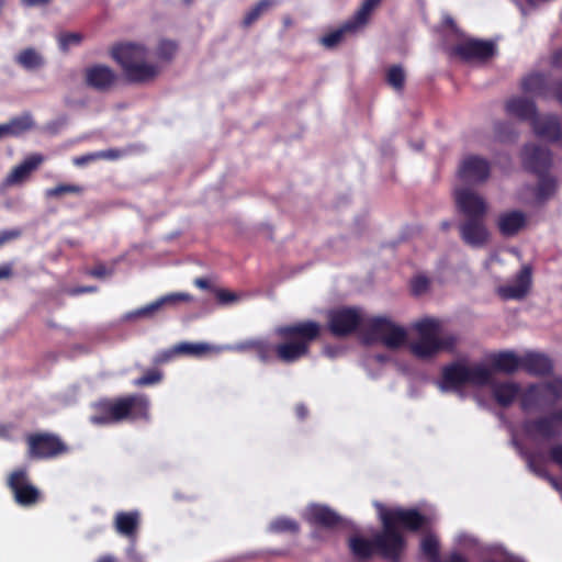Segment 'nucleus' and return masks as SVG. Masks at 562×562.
Returning a JSON list of instances; mask_svg holds the SVG:
<instances>
[{
  "mask_svg": "<svg viewBox=\"0 0 562 562\" xmlns=\"http://www.w3.org/2000/svg\"><path fill=\"white\" fill-rule=\"evenodd\" d=\"M382 530L376 532L371 540L361 536H352L348 540V547L357 561H368L378 553L387 562H401L406 549V539L401 529L418 532L427 522L425 515L416 508H385L376 504Z\"/></svg>",
  "mask_w": 562,
  "mask_h": 562,
  "instance_id": "nucleus-1",
  "label": "nucleus"
},
{
  "mask_svg": "<svg viewBox=\"0 0 562 562\" xmlns=\"http://www.w3.org/2000/svg\"><path fill=\"white\" fill-rule=\"evenodd\" d=\"M321 333L322 326L315 321L282 325L276 328V335L282 341L273 345L266 339H258L255 352L265 363L272 359L286 364L294 363L308 355L311 344L319 338Z\"/></svg>",
  "mask_w": 562,
  "mask_h": 562,
  "instance_id": "nucleus-2",
  "label": "nucleus"
},
{
  "mask_svg": "<svg viewBox=\"0 0 562 562\" xmlns=\"http://www.w3.org/2000/svg\"><path fill=\"white\" fill-rule=\"evenodd\" d=\"M453 200L459 214L464 217L459 224L462 241L473 248L485 246L490 232L485 224L488 203L484 196L468 187L456 188Z\"/></svg>",
  "mask_w": 562,
  "mask_h": 562,
  "instance_id": "nucleus-3",
  "label": "nucleus"
},
{
  "mask_svg": "<svg viewBox=\"0 0 562 562\" xmlns=\"http://www.w3.org/2000/svg\"><path fill=\"white\" fill-rule=\"evenodd\" d=\"M149 400L144 394H130L116 398H101L92 404L89 420L95 426H106L130 420L149 419Z\"/></svg>",
  "mask_w": 562,
  "mask_h": 562,
  "instance_id": "nucleus-4",
  "label": "nucleus"
},
{
  "mask_svg": "<svg viewBox=\"0 0 562 562\" xmlns=\"http://www.w3.org/2000/svg\"><path fill=\"white\" fill-rule=\"evenodd\" d=\"M417 338L409 344L411 353L419 360H430L440 352L453 353L459 338L456 334L440 336L441 322L434 317H425L414 324Z\"/></svg>",
  "mask_w": 562,
  "mask_h": 562,
  "instance_id": "nucleus-5",
  "label": "nucleus"
},
{
  "mask_svg": "<svg viewBox=\"0 0 562 562\" xmlns=\"http://www.w3.org/2000/svg\"><path fill=\"white\" fill-rule=\"evenodd\" d=\"M111 57L121 66L130 83L143 85L154 81L160 72L158 65L147 63L148 49L138 43L114 44Z\"/></svg>",
  "mask_w": 562,
  "mask_h": 562,
  "instance_id": "nucleus-6",
  "label": "nucleus"
},
{
  "mask_svg": "<svg viewBox=\"0 0 562 562\" xmlns=\"http://www.w3.org/2000/svg\"><path fill=\"white\" fill-rule=\"evenodd\" d=\"M492 380L491 371L482 364L468 367L452 362L441 370L439 386L442 391H457L465 385L484 386Z\"/></svg>",
  "mask_w": 562,
  "mask_h": 562,
  "instance_id": "nucleus-7",
  "label": "nucleus"
},
{
  "mask_svg": "<svg viewBox=\"0 0 562 562\" xmlns=\"http://www.w3.org/2000/svg\"><path fill=\"white\" fill-rule=\"evenodd\" d=\"M363 335L366 341H380L390 349H398L405 344L407 338L405 328L384 316L368 318L364 323Z\"/></svg>",
  "mask_w": 562,
  "mask_h": 562,
  "instance_id": "nucleus-8",
  "label": "nucleus"
},
{
  "mask_svg": "<svg viewBox=\"0 0 562 562\" xmlns=\"http://www.w3.org/2000/svg\"><path fill=\"white\" fill-rule=\"evenodd\" d=\"M30 460H49L69 452V447L53 432H33L25 437Z\"/></svg>",
  "mask_w": 562,
  "mask_h": 562,
  "instance_id": "nucleus-9",
  "label": "nucleus"
},
{
  "mask_svg": "<svg viewBox=\"0 0 562 562\" xmlns=\"http://www.w3.org/2000/svg\"><path fill=\"white\" fill-rule=\"evenodd\" d=\"M524 432L533 439L553 440L562 437V406L546 415L526 419Z\"/></svg>",
  "mask_w": 562,
  "mask_h": 562,
  "instance_id": "nucleus-10",
  "label": "nucleus"
},
{
  "mask_svg": "<svg viewBox=\"0 0 562 562\" xmlns=\"http://www.w3.org/2000/svg\"><path fill=\"white\" fill-rule=\"evenodd\" d=\"M381 1L382 0H363L351 19L339 29L322 37V44L327 48L337 46L342 41L346 33L355 32L368 23L372 12L380 5Z\"/></svg>",
  "mask_w": 562,
  "mask_h": 562,
  "instance_id": "nucleus-11",
  "label": "nucleus"
},
{
  "mask_svg": "<svg viewBox=\"0 0 562 562\" xmlns=\"http://www.w3.org/2000/svg\"><path fill=\"white\" fill-rule=\"evenodd\" d=\"M328 329L335 337H347L353 334L367 319L356 307H339L328 312Z\"/></svg>",
  "mask_w": 562,
  "mask_h": 562,
  "instance_id": "nucleus-12",
  "label": "nucleus"
},
{
  "mask_svg": "<svg viewBox=\"0 0 562 562\" xmlns=\"http://www.w3.org/2000/svg\"><path fill=\"white\" fill-rule=\"evenodd\" d=\"M7 485L10 488L14 502L22 507H31L41 499V492L30 481L25 469L14 470L8 477Z\"/></svg>",
  "mask_w": 562,
  "mask_h": 562,
  "instance_id": "nucleus-13",
  "label": "nucleus"
},
{
  "mask_svg": "<svg viewBox=\"0 0 562 562\" xmlns=\"http://www.w3.org/2000/svg\"><path fill=\"white\" fill-rule=\"evenodd\" d=\"M496 54V45L492 41L467 38L451 47V55L462 61H487Z\"/></svg>",
  "mask_w": 562,
  "mask_h": 562,
  "instance_id": "nucleus-14",
  "label": "nucleus"
},
{
  "mask_svg": "<svg viewBox=\"0 0 562 562\" xmlns=\"http://www.w3.org/2000/svg\"><path fill=\"white\" fill-rule=\"evenodd\" d=\"M491 170V162L486 158L470 154L461 159L457 173L462 182L479 186L490 179Z\"/></svg>",
  "mask_w": 562,
  "mask_h": 562,
  "instance_id": "nucleus-15",
  "label": "nucleus"
},
{
  "mask_svg": "<svg viewBox=\"0 0 562 562\" xmlns=\"http://www.w3.org/2000/svg\"><path fill=\"white\" fill-rule=\"evenodd\" d=\"M521 161L525 170L531 173H548L552 165V155L547 147L526 144L521 150Z\"/></svg>",
  "mask_w": 562,
  "mask_h": 562,
  "instance_id": "nucleus-16",
  "label": "nucleus"
},
{
  "mask_svg": "<svg viewBox=\"0 0 562 562\" xmlns=\"http://www.w3.org/2000/svg\"><path fill=\"white\" fill-rule=\"evenodd\" d=\"M192 296L188 293H169L156 301L125 314L124 319L154 318L164 307L175 306L181 302H189Z\"/></svg>",
  "mask_w": 562,
  "mask_h": 562,
  "instance_id": "nucleus-17",
  "label": "nucleus"
},
{
  "mask_svg": "<svg viewBox=\"0 0 562 562\" xmlns=\"http://www.w3.org/2000/svg\"><path fill=\"white\" fill-rule=\"evenodd\" d=\"M83 75L86 86L99 92L110 91L119 79L117 74L111 67L103 64L87 67Z\"/></svg>",
  "mask_w": 562,
  "mask_h": 562,
  "instance_id": "nucleus-18",
  "label": "nucleus"
},
{
  "mask_svg": "<svg viewBox=\"0 0 562 562\" xmlns=\"http://www.w3.org/2000/svg\"><path fill=\"white\" fill-rule=\"evenodd\" d=\"M305 520L324 529H335L342 524V517L327 505L312 504L306 508Z\"/></svg>",
  "mask_w": 562,
  "mask_h": 562,
  "instance_id": "nucleus-19",
  "label": "nucleus"
},
{
  "mask_svg": "<svg viewBox=\"0 0 562 562\" xmlns=\"http://www.w3.org/2000/svg\"><path fill=\"white\" fill-rule=\"evenodd\" d=\"M531 282L532 270L529 266H525L516 276L514 284L498 286L497 294L505 301L521 300L528 294Z\"/></svg>",
  "mask_w": 562,
  "mask_h": 562,
  "instance_id": "nucleus-20",
  "label": "nucleus"
},
{
  "mask_svg": "<svg viewBox=\"0 0 562 562\" xmlns=\"http://www.w3.org/2000/svg\"><path fill=\"white\" fill-rule=\"evenodd\" d=\"M531 126L538 137L552 143L562 142V127L555 115H537L532 120Z\"/></svg>",
  "mask_w": 562,
  "mask_h": 562,
  "instance_id": "nucleus-21",
  "label": "nucleus"
},
{
  "mask_svg": "<svg viewBox=\"0 0 562 562\" xmlns=\"http://www.w3.org/2000/svg\"><path fill=\"white\" fill-rule=\"evenodd\" d=\"M44 161V156L41 154H32L27 156L20 165L15 166L11 172L5 177V186H16L25 182Z\"/></svg>",
  "mask_w": 562,
  "mask_h": 562,
  "instance_id": "nucleus-22",
  "label": "nucleus"
},
{
  "mask_svg": "<svg viewBox=\"0 0 562 562\" xmlns=\"http://www.w3.org/2000/svg\"><path fill=\"white\" fill-rule=\"evenodd\" d=\"M521 370L530 375L544 376L552 373L553 364L548 356L529 351L521 357Z\"/></svg>",
  "mask_w": 562,
  "mask_h": 562,
  "instance_id": "nucleus-23",
  "label": "nucleus"
},
{
  "mask_svg": "<svg viewBox=\"0 0 562 562\" xmlns=\"http://www.w3.org/2000/svg\"><path fill=\"white\" fill-rule=\"evenodd\" d=\"M520 408L524 412H530L541 405L548 404L546 390L540 383H530L521 392L519 396Z\"/></svg>",
  "mask_w": 562,
  "mask_h": 562,
  "instance_id": "nucleus-24",
  "label": "nucleus"
},
{
  "mask_svg": "<svg viewBox=\"0 0 562 562\" xmlns=\"http://www.w3.org/2000/svg\"><path fill=\"white\" fill-rule=\"evenodd\" d=\"M526 222V215L521 211H509L499 214L497 227L503 236L512 237L525 227Z\"/></svg>",
  "mask_w": 562,
  "mask_h": 562,
  "instance_id": "nucleus-25",
  "label": "nucleus"
},
{
  "mask_svg": "<svg viewBox=\"0 0 562 562\" xmlns=\"http://www.w3.org/2000/svg\"><path fill=\"white\" fill-rule=\"evenodd\" d=\"M506 112L509 115L522 121L532 120L538 115L537 108L532 100L522 97L509 99L505 104Z\"/></svg>",
  "mask_w": 562,
  "mask_h": 562,
  "instance_id": "nucleus-26",
  "label": "nucleus"
},
{
  "mask_svg": "<svg viewBox=\"0 0 562 562\" xmlns=\"http://www.w3.org/2000/svg\"><path fill=\"white\" fill-rule=\"evenodd\" d=\"M491 364L496 372L512 374L521 369V357L512 350L501 351L492 356Z\"/></svg>",
  "mask_w": 562,
  "mask_h": 562,
  "instance_id": "nucleus-27",
  "label": "nucleus"
},
{
  "mask_svg": "<svg viewBox=\"0 0 562 562\" xmlns=\"http://www.w3.org/2000/svg\"><path fill=\"white\" fill-rule=\"evenodd\" d=\"M520 392L519 384L515 382L495 383L492 387L493 397L503 407L512 405Z\"/></svg>",
  "mask_w": 562,
  "mask_h": 562,
  "instance_id": "nucleus-28",
  "label": "nucleus"
},
{
  "mask_svg": "<svg viewBox=\"0 0 562 562\" xmlns=\"http://www.w3.org/2000/svg\"><path fill=\"white\" fill-rule=\"evenodd\" d=\"M521 89L526 93H531L538 97L548 98L551 92V85L542 74H531L525 77L521 81Z\"/></svg>",
  "mask_w": 562,
  "mask_h": 562,
  "instance_id": "nucleus-29",
  "label": "nucleus"
},
{
  "mask_svg": "<svg viewBox=\"0 0 562 562\" xmlns=\"http://www.w3.org/2000/svg\"><path fill=\"white\" fill-rule=\"evenodd\" d=\"M139 525L137 512H119L114 517V527L123 536L132 537L136 533Z\"/></svg>",
  "mask_w": 562,
  "mask_h": 562,
  "instance_id": "nucleus-30",
  "label": "nucleus"
},
{
  "mask_svg": "<svg viewBox=\"0 0 562 562\" xmlns=\"http://www.w3.org/2000/svg\"><path fill=\"white\" fill-rule=\"evenodd\" d=\"M178 356L202 357L210 353L213 347L206 342H179L176 345Z\"/></svg>",
  "mask_w": 562,
  "mask_h": 562,
  "instance_id": "nucleus-31",
  "label": "nucleus"
},
{
  "mask_svg": "<svg viewBox=\"0 0 562 562\" xmlns=\"http://www.w3.org/2000/svg\"><path fill=\"white\" fill-rule=\"evenodd\" d=\"M536 175L539 178L536 189V198L539 201H546L554 194L557 190V182L554 178L548 176V173Z\"/></svg>",
  "mask_w": 562,
  "mask_h": 562,
  "instance_id": "nucleus-32",
  "label": "nucleus"
},
{
  "mask_svg": "<svg viewBox=\"0 0 562 562\" xmlns=\"http://www.w3.org/2000/svg\"><path fill=\"white\" fill-rule=\"evenodd\" d=\"M439 541L432 533L426 535L420 542V551L428 562H441Z\"/></svg>",
  "mask_w": 562,
  "mask_h": 562,
  "instance_id": "nucleus-33",
  "label": "nucleus"
},
{
  "mask_svg": "<svg viewBox=\"0 0 562 562\" xmlns=\"http://www.w3.org/2000/svg\"><path fill=\"white\" fill-rule=\"evenodd\" d=\"M12 136H20L34 128V121L30 113L12 117L9 122Z\"/></svg>",
  "mask_w": 562,
  "mask_h": 562,
  "instance_id": "nucleus-34",
  "label": "nucleus"
},
{
  "mask_svg": "<svg viewBox=\"0 0 562 562\" xmlns=\"http://www.w3.org/2000/svg\"><path fill=\"white\" fill-rule=\"evenodd\" d=\"M524 458L526 459L528 469L538 475L539 477L549 480L553 486L558 487V483L554 477H552L547 470L540 464L539 456L532 452H522Z\"/></svg>",
  "mask_w": 562,
  "mask_h": 562,
  "instance_id": "nucleus-35",
  "label": "nucleus"
},
{
  "mask_svg": "<svg viewBox=\"0 0 562 562\" xmlns=\"http://www.w3.org/2000/svg\"><path fill=\"white\" fill-rule=\"evenodd\" d=\"M16 61L25 69H36L43 65L41 55L33 48L23 49L16 57Z\"/></svg>",
  "mask_w": 562,
  "mask_h": 562,
  "instance_id": "nucleus-36",
  "label": "nucleus"
},
{
  "mask_svg": "<svg viewBox=\"0 0 562 562\" xmlns=\"http://www.w3.org/2000/svg\"><path fill=\"white\" fill-rule=\"evenodd\" d=\"M274 4L272 0H260L244 16L241 22L244 27L252 25L263 12Z\"/></svg>",
  "mask_w": 562,
  "mask_h": 562,
  "instance_id": "nucleus-37",
  "label": "nucleus"
},
{
  "mask_svg": "<svg viewBox=\"0 0 562 562\" xmlns=\"http://www.w3.org/2000/svg\"><path fill=\"white\" fill-rule=\"evenodd\" d=\"M405 72L402 66L393 65L386 71V82L391 86L395 91H403L405 86Z\"/></svg>",
  "mask_w": 562,
  "mask_h": 562,
  "instance_id": "nucleus-38",
  "label": "nucleus"
},
{
  "mask_svg": "<svg viewBox=\"0 0 562 562\" xmlns=\"http://www.w3.org/2000/svg\"><path fill=\"white\" fill-rule=\"evenodd\" d=\"M542 389L546 390L549 405L562 401V378H553L552 380L541 382Z\"/></svg>",
  "mask_w": 562,
  "mask_h": 562,
  "instance_id": "nucleus-39",
  "label": "nucleus"
},
{
  "mask_svg": "<svg viewBox=\"0 0 562 562\" xmlns=\"http://www.w3.org/2000/svg\"><path fill=\"white\" fill-rule=\"evenodd\" d=\"M83 187L74 183H60L54 188H49L45 191L47 199L60 198L65 194H81Z\"/></svg>",
  "mask_w": 562,
  "mask_h": 562,
  "instance_id": "nucleus-40",
  "label": "nucleus"
},
{
  "mask_svg": "<svg viewBox=\"0 0 562 562\" xmlns=\"http://www.w3.org/2000/svg\"><path fill=\"white\" fill-rule=\"evenodd\" d=\"M178 49L176 42L161 40L156 48V55L159 59L169 61L173 58Z\"/></svg>",
  "mask_w": 562,
  "mask_h": 562,
  "instance_id": "nucleus-41",
  "label": "nucleus"
},
{
  "mask_svg": "<svg viewBox=\"0 0 562 562\" xmlns=\"http://www.w3.org/2000/svg\"><path fill=\"white\" fill-rule=\"evenodd\" d=\"M270 529L274 532L297 533L300 530V526L293 519L278 518L271 522Z\"/></svg>",
  "mask_w": 562,
  "mask_h": 562,
  "instance_id": "nucleus-42",
  "label": "nucleus"
},
{
  "mask_svg": "<svg viewBox=\"0 0 562 562\" xmlns=\"http://www.w3.org/2000/svg\"><path fill=\"white\" fill-rule=\"evenodd\" d=\"M162 380L161 371L157 369L147 370L142 376L137 378L134 381V385L136 386H148L160 383Z\"/></svg>",
  "mask_w": 562,
  "mask_h": 562,
  "instance_id": "nucleus-43",
  "label": "nucleus"
},
{
  "mask_svg": "<svg viewBox=\"0 0 562 562\" xmlns=\"http://www.w3.org/2000/svg\"><path fill=\"white\" fill-rule=\"evenodd\" d=\"M177 357H179V356H178V351H177V348L175 345L171 348L158 351L153 359V363L155 366L166 364V363L172 361Z\"/></svg>",
  "mask_w": 562,
  "mask_h": 562,
  "instance_id": "nucleus-44",
  "label": "nucleus"
},
{
  "mask_svg": "<svg viewBox=\"0 0 562 562\" xmlns=\"http://www.w3.org/2000/svg\"><path fill=\"white\" fill-rule=\"evenodd\" d=\"M81 40L82 36L79 33H64L59 37V46L66 52L69 46L79 44Z\"/></svg>",
  "mask_w": 562,
  "mask_h": 562,
  "instance_id": "nucleus-45",
  "label": "nucleus"
},
{
  "mask_svg": "<svg viewBox=\"0 0 562 562\" xmlns=\"http://www.w3.org/2000/svg\"><path fill=\"white\" fill-rule=\"evenodd\" d=\"M412 292L415 295H420L426 292L429 286V280L424 276H417L412 280L411 283Z\"/></svg>",
  "mask_w": 562,
  "mask_h": 562,
  "instance_id": "nucleus-46",
  "label": "nucleus"
},
{
  "mask_svg": "<svg viewBox=\"0 0 562 562\" xmlns=\"http://www.w3.org/2000/svg\"><path fill=\"white\" fill-rule=\"evenodd\" d=\"M22 236V229L21 228H11V229H4L0 232V247L3 245L15 240Z\"/></svg>",
  "mask_w": 562,
  "mask_h": 562,
  "instance_id": "nucleus-47",
  "label": "nucleus"
},
{
  "mask_svg": "<svg viewBox=\"0 0 562 562\" xmlns=\"http://www.w3.org/2000/svg\"><path fill=\"white\" fill-rule=\"evenodd\" d=\"M549 458L562 469V443L554 445L550 448Z\"/></svg>",
  "mask_w": 562,
  "mask_h": 562,
  "instance_id": "nucleus-48",
  "label": "nucleus"
},
{
  "mask_svg": "<svg viewBox=\"0 0 562 562\" xmlns=\"http://www.w3.org/2000/svg\"><path fill=\"white\" fill-rule=\"evenodd\" d=\"M236 299H237L236 294L231 291L223 290V289H220L216 291V300L221 304L232 303V302L236 301Z\"/></svg>",
  "mask_w": 562,
  "mask_h": 562,
  "instance_id": "nucleus-49",
  "label": "nucleus"
},
{
  "mask_svg": "<svg viewBox=\"0 0 562 562\" xmlns=\"http://www.w3.org/2000/svg\"><path fill=\"white\" fill-rule=\"evenodd\" d=\"M99 159L98 158V151L97 153H90V154H86V155H82V156H78V157H75L72 162L74 165L76 166H79V167H82L91 161H94Z\"/></svg>",
  "mask_w": 562,
  "mask_h": 562,
  "instance_id": "nucleus-50",
  "label": "nucleus"
},
{
  "mask_svg": "<svg viewBox=\"0 0 562 562\" xmlns=\"http://www.w3.org/2000/svg\"><path fill=\"white\" fill-rule=\"evenodd\" d=\"M257 342H258V339H249V340H245V341H241V342H238L235 347H234V350L236 351H240V352H244V351H255L256 350V346H257Z\"/></svg>",
  "mask_w": 562,
  "mask_h": 562,
  "instance_id": "nucleus-51",
  "label": "nucleus"
},
{
  "mask_svg": "<svg viewBox=\"0 0 562 562\" xmlns=\"http://www.w3.org/2000/svg\"><path fill=\"white\" fill-rule=\"evenodd\" d=\"M119 157H121V151L119 149L98 151L99 159H117Z\"/></svg>",
  "mask_w": 562,
  "mask_h": 562,
  "instance_id": "nucleus-52",
  "label": "nucleus"
},
{
  "mask_svg": "<svg viewBox=\"0 0 562 562\" xmlns=\"http://www.w3.org/2000/svg\"><path fill=\"white\" fill-rule=\"evenodd\" d=\"M551 91H553L554 98L562 104V79L551 85Z\"/></svg>",
  "mask_w": 562,
  "mask_h": 562,
  "instance_id": "nucleus-53",
  "label": "nucleus"
},
{
  "mask_svg": "<svg viewBox=\"0 0 562 562\" xmlns=\"http://www.w3.org/2000/svg\"><path fill=\"white\" fill-rule=\"evenodd\" d=\"M294 412L300 420H304L308 416V409L302 403L295 405Z\"/></svg>",
  "mask_w": 562,
  "mask_h": 562,
  "instance_id": "nucleus-54",
  "label": "nucleus"
},
{
  "mask_svg": "<svg viewBox=\"0 0 562 562\" xmlns=\"http://www.w3.org/2000/svg\"><path fill=\"white\" fill-rule=\"evenodd\" d=\"M12 430V424H0V438L10 439Z\"/></svg>",
  "mask_w": 562,
  "mask_h": 562,
  "instance_id": "nucleus-55",
  "label": "nucleus"
},
{
  "mask_svg": "<svg viewBox=\"0 0 562 562\" xmlns=\"http://www.w3.org/2000/svg\"><path fill=\"white\" fill-rule=\"evenodd\" d=\"M551 64L553 67L562 68V48L557 49L551 57Z\"/></svg>",
  "mask_w": 562,
  "mask_h": 562,
  "instance_id": "nucleus-56",
  "label": "nucleus"
},
{
  "mask_svg": "<svg viewBox=\"0 0 562 562\" xmlns=\"http://www.w3.org/2000/svg\"><path fill=\"white\" fill-rule=\"evenodd\" d=\"M13 274L12 266L10 263H4L0 266V280L8 279Z\"/></svg>",
  "mask_w": 562,
  "mask_h": 562,
  "instance_id": "nucleus-57",
  "label": "nucleus"
},
{
  "mask_svg": "<svg viewBox=\"0 0 562 562\" xmlns=\"http://www.w3.org/2000/svg\"><path fill=\"white\" fill-rule=\"evenodd\" d=\"M22 2L26 7H36V5H46L50 2V0H22Z\"/></svg>",
  "mask_w": 562,
  "mask_h": 562,
  "instance_id": "nucleus-58",
  "label": "nucleus"
},
{
  "mask_svg": "<svg viewBox=\"0 0 562 562\" xmlns=\"http://www.w3.org/2000/svg\"><path fill=\"white\" fill-rule=\"evenodd\" d=\"M194 284L200 288V289H203V290H206V289H210L211 288V284H210V281L207 279H204V278H198L194 280Z\"/></svg>",
  "mask_w": 562,
  "mask_h": 562,
  "instance_id": "nucleus-59",
  "label": "nucleus"
},
{
  "mask_svg": "<svg viewBox=\"0 0 562 562\" xmlns=\"http://www.w3.org/2000/svg\"><path fill=\"white\" fill-rule=\"evenodd\" d=\"M7 136H12L9 123L0 124V139Z\"/></svg>",
  "mask_w": 562,
  "mask_h": 562,
  "instance_id": "nucleus-60",
  "label": "nucleus"
},
{
  "mask_svg": "<svg viewBox=\"0 0 562 562\" xmlns=\"http://www.w3.org/2000/svg\"><path fill=\"white\" fill-rule=\"evenodd\" d=\"M282 23L284 29H289L293 25V20L290 15H284L282 18Z\"/></svg>",
  "mask_w": 562,
  "mask_h": 562,
  "instance_id": "nucleus-61",
  "label": "nucleus"
},
{
  "mask_svg": "<svg viewBox=\"0 0 562 562\" xmlns=\"http://www.w3.org/2000/svg\"><path fill=\"white\" fill-rule=\"evenodd\" d=\"M97 562H115V559L110 555V554H105V555H101Z\"/></svg>",
  "mask_w": 562,
  "mask_h": 562,
  "instance_id": "nucleus-62",
  "label": "nucleus"
},
{
  "mask_svg": "<svg viewBox=\"0 0 562 562\" xmlns=\"http://www.w3.org/2000/svg\"><path fill=\"white\" fill-rule=\"evenodd\" d=\"M104 274V268H97L92 271V276L94 277H102Z\"/></svg>",
  "mask_w": 562,
  "mask_h": 562,
  "instance_id": "nucleus-63",
  "label": "nucleus"
},
{
  "mask_svg": "<svg viewBox=\"0 0 562 562\" xmlns=\"http://www.w3.org/2000/svg\"><path fill=\"white\" fill-rule=\"evenodd\" d=\"M450 226H451V223H450L449 221H442V222L440 223V228H441L442 231H448V229L450 228Z\"/></svg>",
  "mask_w": 562,
  "mask_h": 562,
  "instance_id": "nucleus-64",
  "label": "nucleus"
}]
</instances>
